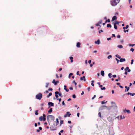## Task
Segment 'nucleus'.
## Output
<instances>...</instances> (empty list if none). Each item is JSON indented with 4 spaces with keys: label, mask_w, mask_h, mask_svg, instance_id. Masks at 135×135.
<instances>
[{
    "label": "nucleus",
    "mask_w": 135,
    "mask_h": 135,
    "mask_svg": "<svg viewBox=\"0 0 135 135\" xmlns=\"http://www.w3.org/2000/svg\"><path fill=\"white\" fill-rule=\"evenodd\" d=\"M119 1L120 0H110L111 5L113 6H115Z\"/></svg>",
    "instance_id": "obj_1"
},
{
    "label": "nucleus",
    "mask_w": 135,
    "mask_h": 135,
    "mask_svg": "<svg viewBox=\"0 0 135 135\" xmlns=\"http://www.w3.org/2000/svg\"><path fill=\"white\" fill-rule=\"evenodd\" d=\"M54 119V117L53 115H49L47 116V119L49 123V122L53 121Z\"/></svg>",
    "instance_id": "obj_2"
},
{
    "label": "nucleus",
    "mask_w": 135,
    "mask_h": 135,
    "mask_svg": "<svg viewBox=\"0 0 135 135\" xmlns=\"http://www.w3.org/2000/svg\"><path fill=\"white\" fill-rule=\"evenodd\" d=\"M109 133L110 135H114V132L113 127H110L109 129Z\"/></svg>",
    "instance_id": "obj_3"
},
{
    "label": "nucleus",
    "mask_w": 135,
    "mask_h": 135,
    "mask_svg": "<svg viewBox=\"0 0 135 135\" xmlns=\"http://www.w3.org/2000/svg\"><path fill=\"white\" fill-rule=\"evenodd\" d=\"M39 120L40 121H42L43 120L44 121H45L46 120V115L45 114H43V117L40 116L39 118Z\"/></svg>",
    "instance_id": "obj_4"
},
{
    "label": "nucleus",
    "mask_w": 135,
    "mask_h": 135,
    "mask_svg": "<svg viewBox=\"0 0 135 135\" xmlns=\"http://www.w3.org/2000/svg\"><path fill=\"white\" fill-rule=\"evenodd\" d=\"M42 97V95L41 93H40L36 95V98L39 100H40Z\"/></svg>",
    "instance_id": "obj_5"
},
{
    "label": "nucleus",
    "mask_w": 135,
    "mask_h": 135,
    "mask_svg": "<svg viewBox=\"0 0 135 135\" xmlns=\"http://www.w3.org/2000/svg\"><path fill=\"white\" fill-rule=\"evenodd\" d=\"M71 115V114L70 113V112H66V114L64 115V117H70Z\"/></svg>",
    "instance_id": "obj_6"
},
{
    "label": "nucleus",
    "mask_w": 135,
    "mask_h": 135,
    "mask_svg": "<svg viewBox=\"0 0 135 135\" xmlns=\"http://www.w3.org/2000/svg\"><path fill=\"white\" fill-rule=\"evenodd\" d=\"M120 117L119 119H124L125 118V117L124 116H122V115H121L120 116H119L117 117L118 118H119V117Z\"/></svg>",
    "instance_id": "obj_7"
},
{
    "label": "nucleus",
    "mask_w": 135,
    "mask_h": 135,
    "mask_svg": "<svg viewBox=\"0 0 135 135\" xmlns=\"http://www.w3.org/2000/svg\"><path fill=\"white\" fill-rule=\"evenodd\" d=\"M85 76H83V77L80 78V80L81 81L83 80L84 81H86V80L85 78Z\"/></svg>",
    "instance_id": "obj_8"
},
{
    "label": "nucleus",
    "mask_w": 135,
    "mask_h": 135,
    "mask_svg": "<svg viewBox=\"0 0 135 135\" xmlns=\"http://www.w3.org/2000/svg\"><path fill=\"white\" fill-rule=\"evenodd\" d=\"M56 123H54V125L55 126H56L58 124H59V122L58 121V118H56Z\"/></svg>",
    "instance_id": "obj_9"
},
{
    "label": "nucleus",
    "mask_w": 135,
    "mask_h": 135,
    "mask_svg": "<svg viewBox=\"0 0 135 135\" xmlns=\"http://www.w3.org/2000/svg\"><path fill=\"white\" fill-rule=\"evenodd\" d=\"M102 22V21L101 20V21H99V22L97 23L96 24V25L97 26H100V27H101V26H100V24H101Z\"/></svg>",
    "instance_id": "obj_10"
},
{
    "label": "nucleus",
    "mask_w": 135,
    "mask_h": 135,
    "mask_svg": "<svg viewBox=\"0 0 135 135\" xmlns=\"http://www.w3.org/2000/svg\"><path fill=\"white\" fill-rule=\"evenodd\" d=\"M48 105L50 106L49 107H50V106H54V103L51 102H49L48 103Z\"/></svg>",
    "instance_id": "obj_11"
},
{
    "label": "nucleus",
    "mask_w": 135,
    "mask_h": 135,
    "mask_svg": "<svg viewBox=\"0 0 135 135\" xmlns=\"http://www.w3.org/2000/svg\"><path fill=\"white\" fill-rule=\"evenodd\" d=\"M59 82L58 81H55V79H54L52 81V83H54V85H56L57 84V83H58Z\"/></svg>",
    "instance_id": "obj_12"
},
{
    "label": "nucleus",
    "mask_w": 135,
    "mask_h": 135,
    "mask_svg": "<svg viewBox=\"0 0 135 135\" xmlns=\"http://www.w3.org/2000/svg\"><path fill=\"white\" fill-rule=\"evenodd\" d=\"M95 43L98 45H99L100 44V40H98L97 41H95Z\"/></svg>",
    "instance_id": "obj_13"
},
{
    "label": "nucleus",
    "mask_w": 135,
    "mask_h": 135,
    "mask_svg": "<svg viewBox=\"0 0 135 135\" xmlns=\"http://www.w3.org/2000/svg\"><path fill=\"white\" fill-rule=\"evenodd\" d=\"M126 61V59L124 58H121L119 60V61L120 62H123L125 61Z\"/></svg>",
    "instance_id": "obj_14"
},
{
    "label": "nucleus",
    "mask_w": 135,
    "mask_h": 135,
    "mask_svg": "<svg viewBox=\"0 0 135 135\" xmlns=\"http://www.w3.org/2000/svg\"><path fill=\"white\" fill-rule=\"evenodd\" d=\"M76 46L78 48H79L80 47V43L79 42H78L77 43Z\"/></svg>",
    "instance_id": "obj_15"
},
{
    "label": "nucleus",
    "mask_w": 135,
    "mask_h": 135,
    "mask_svg": "<svg viewBox=\"0 0 135 135\" xmlns=\"http://www.w3.org/2000/svg\"><path fill=\"white\" fill-rule=\"evenodd\" d=\"M127 94V95H131L132 96H133L134 95H135V93H130L129 92V93H128Z\"/></svg>",
    "instance_id": "obj_16"
},
{
    "label": "nucleus",
    "mask_w": 135,
    "mask_h": 135,
    "mask_svg": "<svg viewBox=\"0 0 135 135\" xmlns=\"http://www.w3.org/2000/svg\"><path fill=\"white\" fill-rule=\"evenodd\" d=\"M58 91H56L55 92V97L56 99L58 98V96L57 94H58Z\"/></svg>",
    "instance_id": "obj_17"
},
{
    "label": "nucleus",
    "mask_w": 135,
    "mask_h": 135,
    "mask_svg": "<svg viewBox=\"0 0 135 135\" xmlns=\"http://www.w3.org/2000/svg\"><path fill=\"white\" fill-rule=\"evenodd\" d=\"M104 107H107V106H101L99 108V110H102L104 109L103 108Z\"/></svg>",
    "instance_id": "obj_18"
},
{
    "label": "nucleus",
    "mask_w": 135,
    "mask_h": 135,
    "mask_svg": "<svg viewBox=\"0 0 135 135\" xmlns=\"http://www.w3.org/2000/svg\"><path fill=\"white\" fill-rule=\"evenodd\" d=\"M101 74L103 76H104V71L102 70L101 71Z\"/></svg>",
    "instance_id": "obj_19"
},
{
    "label": "nucleus",
    "mask_w": 135,
    "mask_h": 135,
    "mask_svg": "<svg viewBox=\"0 0 135 135\" xmlns=\"http://www.w3.org/2000/svg\"><path fill=\"white\" fill-rule=\"evenodd\" d=\"M64 89L65 90L66 92H68L69 91V90L66 89V85H64Z\"/></svg>",
    "instance_id": "obj_20"
},
{
    "label": "nucleus",
    "mask_w": 135,
    "mask_h": 135,
    "mask_svg": "<svg viewBox=\"0 0 135 135\" xmlns=\"http://www.w3.org/2000/svg\"><path fill=\"white\" fill-rule=\"evenodd\" d=\"M119 23V22H118V21H115V22H114L113 23L114 24H115L116 25V24H118Z\"/></svg>",
    "instance_id": "obj_21"
},
{
    "label": "nucleus",
    "mask_w": 135,
    "mask_h": 135,
    "mask_svg": "<svg viewBox=\"0 0 135 135\" xmlns=\"http://www.w3.org/2000/svg\"><path fill=\"white\" fill-rule=\"evenodd\" d=\"M117 47L119 49H122L123 48V46L122 45H118L117 46Z\"/></svg>",
    "instance_id": "obj_22"
},
{
    "label": "nucleus",
    "mask_w": 135,
    "mask_h": 135,
    "mask_svg": "<svg viewBox=\"0 0 135 135\" xmlns=\"http://www.w3.org/2000/svg\"><path fill=\"white\" fill-rule=\"evenodd\" d=\"M117 19V17L115 16H113L112 18V20L114 21L115 20H116Z\"/></svg>",
    "instance_id": "obj_23"
},
{
    "label": "nucleus",
    "mask_w": 135,
    "mask_h": 135,
    "mask_svg": "<svg viewBox=\"0 0 135 135\" xmlns=\"http://www.w3.org/2000/svg\"><path fill=\"white\" fill-rule=\"evenodd\" d=\"M70 59L71 60V61L70 62H73V57H70Z\"/></svg>",
    "instance_id": "obj_24"
},
{
    "label": "nucleus",
    "mask_w": 135,
    "mask_h": 135,
    "mask_svg": "<svg viewBox=\"0 0 135 135\" xmlns=\"http://www.w3.org/2000/svg\"><path fill=\"white\" fill-rule=\"evenodd\" d=\"M52 111V108H51L48 111V112L49 113H50Z\"/></svg>",
    "instance_id": "obj_25"
},
{
    "label": "nucleus",
    "mask_w": 135,
    "mask_h": 135,
    "mask_svg": "<svg viewBox=\"0 0 135 135\" xmlns=\"http://www.w3.org/2000/svg\"><path fill=\"white\" fill-rule=\"evenodd\" d=\"M112 26L110 24H108L107 25V27H111Z\"/></svg>",
    "instance_id": "obj_26"
},
{
    "label": "nucleus",
    "mask_w": 135,
    "mask_h": 135,
    "mask_svg": "<svg viewBox=\"0 0 135 135\" xmlns=\"http://www.w3.org/2000/svg\"><path fill=\"white\" fill-rule=\"evenodd\" d=\"M128 45L129 46L133 47L135 45V44H129Z\"/></svg>",
    "instance_id": "obj_27"
},
{
    "label": "nucleus",
    "mask_w": 135,
    "mask_h": 135,
    "mask_svg": "<svg viewBox=\"0 0 135 135\" xmlns=\"http://www.w3.org/2000/svg\"><path fill=\"white\" fill-rule=\"evenodd\" d=\"M52 95V93H50L49 95L47 96V98H49L50 96H51Z\"/></svg>",
    "instance_id": "obj_28"
},
{
    "label": "nucleus",
    "mask_w": 135,
    "mask_h": 135,
    "mask_svg": "<svg viewBox=\"0 0 135 135\" xmlns=\"http://www.w3.org/2000/svg\"><path fill=\"white\" fill-rule=\"evenodd\" d=\"M129 26L128 25H126L125 27H124L123 28V29L125 30L126 29H127L128 27Z\"/></svg>",
    "instance_id": "obj_29"
},
{
    "label": "nucleus",
    "mask_w": 135,
    "mask_h": 135,
    "mask_svg": "<svg viewBox=\"0 0 135 135\" xmlns=\"http://www.w3.org/2000/svg\"><path fill=\"white\" fill-rule=\"evenodd\" d=\"M107 101L105 102V101H103L101 102L102 104H103L106 103L107 102Z\"/></svg>",
    "instance_id": "obj_30"
},
{
    "label": "nucleus",
    "mask_w": 135,
    "mask_h": 135,
    "mask_svg": "<svg viewBox=\"0 0 135 135\" xmlns=\"http://www.w3.org/2000/svg\"><path fill=\"white\" fill-rule=\"evenodd\" d=\"M73 73H70L69 74V76H68V78H70V76L73 75Z\"/></svg>",
    "instance_id": "obj_31"
},
{
    "label": "nucleus",
    "mask_w": 135,
    "mask_h": 135,
    "mask_svg": "<svg viewBox=\"0 0 135 135\" xmlns=\"http://www.w3.org/2000/svg\"><path fill=\"white\" fill-rule=\"evenodd\" d=\"M125 111L128 113H130L131 112L129 110H126Z\"/></svg>",
    "instance_id": "obj_32"
},
{
    "label": "nucleus",
    "mask_w": 135,
    "mask_h": 135,
    "mask_svg": "<svg viewBox=\"0 0 135 135\" xmlns=\"http://www.w3.org/2000/svg\"><path fill=\"white\" fill-rule=\"evenodd\" d=\"M112 74L111 73H109L108 74L109 77L110 78H111L112 77Z\"/></svg>",
    "instance_id": "obj_33"
},
{
    "label": "nucleus",
    "mask_w": 135,
    "mask_h": 135,
    "mask_svg": "<svg viewBox=\"0 0 135 135\" xmlns=\"http://www.w3.org/2000/svg\"><path fill=\"white\" fill-rule=\"evenodd\" d=\"M114 28L115 29H117V26L116 25L114 24Z\"/></svg>",
    "instance_id": "obj_34"
},
{
    "label": "nucleus",
    "mask_w": 135,
    "mask_h": 135,
    "mask_svg": "<svg viewBox=\"0 0 135 135\" xmlns=\"http://www.w3.org/2000/svg\"><path fill=\"white\" fill-rule=\"evenodd\" d=\"M112 57V56L111 55L108 56L107 57V58L108 59H110Z\"/></svg>",
    "instance_id": "obj_35"
},
{
    "label": "nucleus",
    "mask_w": 135,
    "mask_h": 135,
    "mask_svg": "<svg viewBox=\"0 0 135 135\" xmlns=\"http://www.w3.org/2000/svg\"><path fill=\"white\" fill-rule=\"evenodd\" d=\"M115 56L119 59H120L121 58V57L119 55H116Z\"/></svg>",
    "instance_id": "obj_36"
},
{
    "label": "nucleus",
    "mask_w": 135,
    "mask_h": 135,
    "mask_svg": "<svg viewBox=\"0 0 135 135\" xmlns=\"http://www.w3.org/2000/svg\"><path fill=\"white\" fill-rule=\"evenodd\" d=\"M101 89L102 90H105V87H103L101 88Z\"/></svg>",
    "instance_id": "obj_37"
},
{
    "label": "nucleus",
    "mask_w": 135,
    "mask_h": 135,
    "mask_svg": "<svg viewBox=\"0 0 135 135\" xmlns=\"http://www.w3.org/2000/svg\"><path fill=\"white\" fill-rule=\"evenodd\" d=\"M38 110H36L35 112V114L36 115H37L38 114Z\"/></svg>",
    "instance_id": "obj_38"
},
{
    "label": "nucleus",
    "mask_w": 135,
    "mask_h": 135,
    "mask_svg": "<svg viewBox=\"0 0 135 135\" xmlns=\"http://www.w3.org/2000/svg\"><path fill=\"white\" fill-rule=\"evenodd\" d=\"M129 87L127 88L125 90V91H128L129 90Z\"/></svg>",
    "instance_id": "obj_39"
},
{
    "label": "nucleus",
    "mask_w": 135,
    "mask_h": 135,
    "mask_svg": "<svg viewBox=\"0 0 135 135\" xmlns=\"http://www.w3.org/2000/svg\"><path fill=\"white\" fill-rule=\"evenodd\" d=\"M134 49L133 48H131L130 49V51L133 52L134 51Z\"/></svg>",
    "instance_id": "obj_40"
},
{
    "label": "nucleus",
    "mask_w": 135,
    "mask_h": 135,
    "mask_svg": "<svg viewBox=\"0 0 135 135\" xmlns=\"http://www.w3.org/2000/svg\"><path fill=\"white\" fill-rule=\"evenodd\" d=\"M58 94H59V96L62 97V94L61 93H59L58 92Z\"/></svg>",
    "instance_id": "obj_41"
},
{
    "label": "nucleus",
    "mask_w": 135,
    "mask_h": 135,
    "mask_svg": "<svg viewBox=\"0 0 135 135\" xmlns=\"http://www.w3.org/2000/svg\"><path fill=\"white\" fill-rule=\"evenodd\" d=\"M103 32V30H100L99 31V33H100L101 32Z\"/></svg>",
    "instance_id": "obj_42"
},
{
    "label": "nucleus",
    "mask_w": 135,
    "mask_h": 135,
    "mask_svg": "<svg viewBox=\"0 0 135 135\" xmlns=\"http://www.w3.org/2000/svg\"><path fill=\"white\" fill-rule=\"evenodd\" d=\"M49 85V83H47L46 84V85L45 86V87L46 88H47L48 86Z\"/></svg>",
    "instance_id": "obj_43"
},
{
    "label": "nucleus",
    "mask_w": 135,
    "mask_h": 135,
    "mask_svg": "<svg viewBox=\"0 0 135 135\" xmlns=\"http://www.w3.org/2000/svg\"><path fill=\"white\" fill-rule=\"evenodd\" d=\"M115 60L117 61V64H118L119 62V60H118L117 58H115Z\"/></svg>",
    "instance_id": "obj_44"
},
{
    "label": "nucleus",
    "mask_w": 135,
    "mask_h": 135,
    "mask_svg": "<svg viewBox=\"0 0 135 135\" xmlns=\"http://www.w3.org/2000/svg\"><path fill=\"white\" fill-rule=\"evenodd\" d=\"M73 83H74L75 84V85H76L77 84L76 83V82H75V81L74 80V81H73Z\"/></svg>",
    "instance_id": "obj_45"
},
{
    "label": "nucleus",
    "mask_w": 135,
    "mask_h": 135,
    "mask_svg": "<svg viewBox=\"0 0 135 135\" xmlns=\"http://www.w3.org/2000/svg\"><path fill=\"white\" fill-rule=\"evenodd\" d=\"M128 69H129V67H126V69H125V70L126 71H127V70H128Z\"/></svg>",
    "instance_id": "obj_46"
},
{
    "label": "nucleus",
    "mask_w": 135,
    "mask_h": 135,
    "mask_svg": "<svg viewBox=\"0 0 135 135\" xmlns=\"http://www.w3.org/2000/svg\"><path fill=\"white\" fill-rule=\"evenodd\" d=\"M98 115L100 117H101V114L100 112H99L98 113Z\"/></svg>",
    "instance_id": "obj_47"
},
{
    "label": "nucleus",
    "mask_w": 135,
    "mask_h": 135,
    "mask_svg": "<svg viewBox=\"0 0 135 135\" xmlns=\"http://www.w3.org/2000/svg\"><path fill=\"white\" fill-rule=\"evenodd\" d=\"M73 97L74 98H76V96H75V94H74L73 95Z\"/></svg>",
    "instance_id": "obj_48"
},
{
    "label": "nucleus",
    "mask_w": 135,
    "mask_h": 135,
    "mask_svg": "<svg viewBox=\"0 0 135 135\" xmlns=\"http://www.w3.org/2000/svg\"><path fill=\"white\" fill-rule=\"evenodd\" d=\"M63 123V120H61L60 122V124H61Z\"/></svg>",
    "instance_id": "obj_49"
},
{
    "label": "nucleus",
    "mask_w": 135,
    "mask_h": 135,
    "mask_svg": "<svg viewBox=\"0 0 135 135\" xmlns=\"http://www.w3.org/2000/svg\"><path fill=\"white\" fill-rule=\"evenodd\" d=\"M107 21L108 22H110V19H109L107 20H106L105 22H107Z\"/></svg>",
    "instance_id": "obj_50"
},
{
    "label": "nucleus",
    "mask_w": 135,
    "mask_h": 135,
    "mask_svg": "<svg viewBox=\"0 0 135 135\" xmlns=\"http://www.w3.org/2000/svg\"><path fill=\"white\" fill-rule=\"evenodd\" d=\"M133 60L132 59L131 60V64H133Z\"/></svg>",
    "instance_id": "obj_51"
},
{
    "label": "nucleus",
    "mask_w": 135,
    "mask_h": 135,
    "mask_svg": "<svg viewBox=\"0 0 135 135\" xmlns=\"http://www.w3.org/2000/svg\"><path fill=\"white\" fill-rule=\"evenodd\" d=\"M96 97V95H94V97L92 98V99H93Z\"/></svg>",
    "instance_id": "obj_52"
},
{
    "label": "nucleus",
    "mask_w": 135,
    "mask_h": 135,
    "mask_svg": "<svg viewBox=\"0 0 135 135\" xmlns=\"http://www.w3.org/2000/svg\"><path fill=\"white\" fill-rule=\"evenodd\" d=\"M111 39V38L110 37H109V38H107V40H108V41H109Z\"/></svg>",
    "instance_id": "obj_53"
},
{
    "label": "nucleus",
    "mask_w": 135,
    "mask_h": 135,
    "mask_svg": "<svg viewBox=\"0 0 135 135\" xmlns=\"http://www.w3.org/2000/svg\"><path fill=\"white\" fill-rule=\"evenodd\" d=\"M52 88H50L48 89V91H52Z\"/></svg>",
    "instance_id": "obj_54"
},
{
    "label": "nucleus",
    "mask_w": 135,
    "mask_h": 135,
    "mask_svg": "<svg viewBox=\"0 0 135 135\" xmlns=\"http://www.w3.org/2000/svg\"><path fill=\"white\" fill-rule=\"evenodd\" d=\"M117 38H120V35H118L117 36Z\"/></svg>",
    "instance_id": "obj_55"
},
{
    "label": "nucleus",
    "mask_w": 135,
    "mask_h": 135,
    "mask_svg": "<svg viewBox=\"0 0 135 135\" xmlns=\"http://www.w3.org/2000/svg\"><path fill=\"white\" fill-rule=\"evenodd\" d=\"M88 63L89 64H90L91 62V60H90L88 61Z\"/></svg>",
    "instance_id": "obj_56"
},
{
    "label": "nucleus",
    "mask_w": 135,
    "mask_h": 135,
    "mask_svg": "<svg viewBox=\"0 0 135 135\" xmlns=\"http://www.w3.org/2000/svg\"><path fill=\"white\" fill-rule=\"evenodd\" d=\"M113 78H115L116 77V75H113Z\"/></svg>",
    "instance_id": "obj_57"
},
{
    "label": "nucleus",
    "mask_w": 135,
    "mask_h": 135,
    "mask_svg": "<svg viewBox=\"0 0 135 135\" xmlns=\"http://www.w3.org/2000/svg\"><path fill=\"white\" fill-rule=\"evenodd\" d=\"M119 78H120L119 77V78H118L119 79H115V81H118L119 80Z\"/></svg>",
    "instance_id": "obj_58"
},
{
    "label": "nucleus",
    "mask_w": 135,
    "mask_h": 135,
    "mask_svg": "<svg viewBox=\"0 0 135 135\" xmlns=\"http://www.w3.org/2000/svg\"><path fill=\"white\" fill-rule=\"evenodd\" d=\"M80 114L79 113H78L77 114V116L78 117H79Z\"/></svg>",
    "instance_id": "obj_59"
},
{
    "label": "nucleus",
    "mask_w": 135,
    "mask_h": 135,
    "mask_svg": "<svg viewBox=\"0 0 135 135\" xmlns=\"http://www.w3.org/2000/svg\"><path fill=\"white\" fill-rule=\"evenodd\" d=\"M62 104L63 105H65V103H64V101H63L62 102Z\"/></svg>",
    "instance_id": "obj_60"
},
{
    "label": "nucleus",
    "mask_w": 135,
    "mask_h": 135,
    "mask_svg": "<svg viewBox=\"0 0 135 135\" xmlns=\"http://www.w3.org/2000/svg\"><path fill=\"white\" fill-rule=\"evenodd\" d=\"M39 129L40 130H41L42 129V128L41 127H39Z\"/></svg>",
    "instance_id": "obj_61"
},
{
    "label": "nucleus",
    "mask_w": 135,
    "mask_h": 135,
    "mask_svg": "<svg viewBox=\"0 0 135 135\" xmlns=\"http://www.w3.org/2000/svg\"><path fill=\"white\" fill-rule=\"evenodd\" d=\"M91 85L93 86H94V84H93V83H91Z\"/></svg>",
    "instance_id": "obj_62"
},
{
    "label": "nucleus",
    "mask_w": 135,
    "mask_h": 135,
    "mask_svg": "<svg viewBox=\"0 0 135 135\" xmlns=\"http://www.w3.org/2000/svg\"><path fill=\"white\" fill-rule=\"evenodd\" d=\"M112 94H114V91L113 90H112Z\"/></svg>",
    "instance_id": "obj_63"
},
{
    "label": "nucleus",
    "mask_w": 135,
    "mask_h": 135,
    "mask_svg": "<svg viewBox=\"0 0 135 135\" xmlns=\"http://www.w3.org/2000/svg\"><path fill=\"white\" fill-rule=\"evenodd\" d=\"M130 71H131V70L129 69H128L127 70V72H130Z\"/></svg>",
    "instance_id": "obj_64"
}]
</instances>
